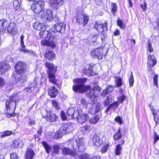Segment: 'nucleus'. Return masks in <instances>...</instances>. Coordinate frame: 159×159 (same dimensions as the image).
I'll use <instances>...</instances> for the list:
<instances>
[{
    "label": "nucleus",
    "instance_id": "obj_1",
    "mask_svg": "<svg viewBox=\"0 0 159 159\" xmlns=\"http://www.w3.org/2000/svg\"><path fill=\"white\" fill-rule=\"evenodd\" d=\"M86 78H77L74 80L75 84L73 86V89L75 92L78 91L80 93H83L85 91H89L88 93V96L92 101L91 103L94 104L96 98L100 93L101 88L98 86L94 87L93 89H91L89 86H84V83L86 81Z\"/></svg>",
    "mask_w": 159,
    "mask_h": 159
},
{
    "label": "nucleus",
    "instance_id": "obj_2",
    "mask_svg": "<svg viewBox=\"0 0 159 159\" xmlns=\"http://www.w3.org/2000/svg\"><path fill=\"white\" fill-rule=\"evenodd\" d=\"M40 36L43 38H47V39L43 40L41 41L42 44L50 46L52 47H55V32L49 33L48 30H43L39 33Z\"/></svg>",
    "mask_w": 159,
    "mask_h": 159
},
{
    "label": "nucleus",
    "instance_id": "obj_3",
    "mask_svg": "<svg viewBox=\"0 0 159 159\" xmlns=\"http://www.w3.org/2000/svg\"><path fill=\"white\" fill-rule=\"evenodd\" d=\"M67 143L71 145V148H74L76 151L78 149L80 151L82 152L84 151L86 148L84 140L83 139H79L76 140L71 139L69 140Z\"/></svg>",
    "mask_w": 159,
    "mask_h": 159
},
{
    "label": "nucleus",
    "instance_id": "obj_4",
    "mask_svg": "<svg viewBox=\"0 0 159 159\" xmlns=\"http://www.w3.org/2000/svg\"><path fill=\"white\" fill-rule=\"evenodd\" d=\"M10 97L9 101L6 102V110L5 111L6 116L8 118H10L11 116H14L16 114L14 113L16 104L15 102H13L14 100L11 99Z\"/></svg>",
    "mask_w": 159,
    "mask_h": 159
},
{
    "label": "nucleus",
    "instance_id": "obj_5",
    "mask_svg": "<svg viewBox=\"0 0 159 159\" xmlns=\"http://www.w3.org/2000/svg\"><path fill=\"white\" fill-rule=\"evenodd\" d=\"M45 64L46 67L48 68V74L49 81L54 84H56L57 80L55 79V75L56 68L54 67V65L52 63L46 62Z\"/></svg>",
    "mask_w": 159,
    "mask_h": 159
},
{
    "label": "nucleus",
    "instance_id": "obj_6",
    "mask_svg": "<svg viewBox=\"0 0 159 159\" xmlns=\"http://www.w3.org/2000/svg\"><path fill=\"white\" fill-rule=\"evenodd\" d=\"M44 5V2L39 1L35 3H33L32 5L31 8L35 13L38 14L43 10Z\"/></svg>",
    "mask_w": 159,
    "mask_h": 159
},
{
    "label": "nucleus",
    "instance_id": "obj_7",
    "mask_svg": "<svg viewBox=\"0 0 159 159\" xmlns=\"http://www.w3.org/2000/svg\"><path fill=\"white\" fill-rule=\"evenodd\" d=\"M80 112H81V111H80V110H77L75 111V109L74 108L69 109L66 112L68 118L69 119H72L73 118H77Z\"/></svg>",
    "mask_w": 159,
    "mask_h": 159
},
{
    "label": "nucleus",
    "instance_id": "obj_8",
    "mask_svg": "<svg viewBox=\"0 0 159 159\" xmlns=\"http://www.w3.org/2000/svg\"><path fill=\"white\" fill-rule=\"evenodd\" d=\"M71 150L70 148L67 147H63L62 148V154L64 155H69L73 157H76L78 156V153L77 151L72 148Z\"/></svg>",
    "mask_w": 159,
    "mask_h": 159
},
{
    "label": "nucleus",
    "instance_id": "obj_9",
    "mask_svg": "<svg viewBox=\"0 0 159 159\" xmlns=\"http://www.w3.org/2000/svg\"><path fill=\"white\" fill-rule=\"evenodd\" d=\"M42 114L43 117L51 122L55 121L57 117L55 114L52 112H49L48 114L46 110L43 111Z\"/></svg>",
    "mask_w": 159,
    "mask_h": 159
},
{
    "label": "nucleus",
    "instance_id": "obj_10",
    "mask_svg": "<svg viewBox=\"0 0 159 159\" xmlns=\"http://www.w3.org/2000/svg\"><path fill=\"white\" fill-rule=\"evenodd\" d=\"M25 64L22 61L17 62L15 66V70L17 74L23 73L25 72Z\"/></svg>",
    "mask_w": 159,
    "mask_h": 159
},
{
    "label": "nucleus",
    "instance_id": "obj_11",
    "mask_svg": "<svg viewBox=\"0 0 159 159\" xmlns=\"http://www.w3.org/2000/svg\"><path fill=\"white\" fill-rule=\"evenodd\" d=\"M103 49L98 48L93 50L91 53V55L95 57H97L98 59H101L103 55Z\"/></svg>",
    "mask_w": 159,
    "mask_h": 159
},
{
    "label": "nucleus",
    "instance_id": "obj_12",
    "mask_svg": "<svg viewBox=\"0 0 159 159\" xmlns=\"http://www.w3.org/2000/svg\"><path fill=\"white\" fill-rule=\"evenodd\" d=\"M89 20L88 17L82 14L78 15L76 18V22L79 24L84 22V25H86Z\"/></svg>",
    "mask_w": 159,
    "mask_h": 159
},
{
    "label": "nucleus",
    "instance_id": "obj_13",
    "mask_svg": "<svg viewBox=\"0 0 159 159\" xmlns=\"http://www.w3.org/2000/svg\"><path fill=\"white\" fill-rule=\"evenodd\" d=\"M107 22H106L103 25L100 22H96L94 25V28L98 32L101 33L107 29Z\"/></svg>",
    "mask_w": 159,
    "mask_h": 159
},
{
    "label": "nucleus",
    "instance_id": "obj_14",
    "mask_svg": "<svg viewBox=\"0 0 159 159\" xmlns=\"http://www.w3.org/2000/svg\"><path fill=\"white\" fill-rule=\"evenodd\" d=\"M41 18L43 19H46L48 20H52L53 19V16L52 11L50 9H48L46 11H44L41 16Z\"/></svg>",
    "mask_w": 159,
    "mask_h": 159
},
{
    "label": "nucleus",
    "instance_id": "obj_15",
    "mask_svg": "<svg viewBox=\"0 0 159 159\" xmlns=\"http://www.w3.org/2000/svg\"><path fill=\"white\" fill-rule=\"evenodd\" d=\"M10 69V66L7 62L0 63V74L2 75L4 74Z\"/></svg>",
    "mask_w": 159,
    "mask_h": 159
},
{
    "label": "nucleus",
    "instance_id": "obj_16",
    "mask_svg": "<svg viewBox=\"0 0 159 159\" xmlns=\"http://www.w3.org/2000/svg\"><path fill=\"white\" fill-rule=\"evenodd\" d=\"M92 143L93 145L99 147L102 144V140L98 134H96L93 137Z\"/></svg>",
    "mask_w": 159,
    "mask_h": 159
},
{
    "label": "nucleus",
    "instance_id": "obj_17",
    "mask_svg": "<svg viewBox=\"0 0 159 159\" xmlns=\"http://www.w3.org/2000/svg\"><path fill=\"white\" fill-rule=\"evenodd\" d=\"M157 63L156 58L153 55H149L148 56L147 61L148 66V67H151L154 66Z\"/></svg>",
    "mask_w": 159,
    "mask_h": 159
},
{
    "label": "nucleus",
    "instance_id": "obj_18",
    "mask_svg": "<svg viewBox=\"0 0 159 159\" xmlns=\"http://www.w3.org/2000/svg\"><path fill=\"white\" fill-rule=\"evenodd\" d=\"M66 24L63 23H60L56 24L54 27L56 29L57 31L61 33L64 32L65 30Z\"/></svg>",
    "mask_w": 159,
    "mask_h": 159
},
{
    "label": "nucleus",
    "instance_id": "obj_19",
    "mask_svg": "<svg viewBox=\"0 0 159 159\" xmlns=\"http://www.w3.org/2000/svg\"><path fill=\"white\" fill-rule=\"evenodd\" d=\"M149 107L152 113L153 117L154 120L156 124L157 125L158 122V115L157 114V112L151 104L149 105Z\"/></svg>",
    "mask_w": 159,
    "mask_h": 159
},
{
    "label": "nucleus",
    "instance_id": "obj_20",
    "mask_svg": "<svg viewBox=\"0 0 159 159\" xmlns=\"http://www.w3.org/2000/svg\"><path fill=\"white\" fill-rule=\"evenodd\" d=\"M7 30L8 32L14 34L16 32V24L14 22H12L9 24L7 27Z\"/></svg>",
    "mask_w": 159,
    "mask_h": 159
},
{
    "label": "nucleus",
    "instance_id": "obj_21",
    "mask_svg": "<svg viewBox=\"0 0 159 159\" xmlns=\"http://www.w3.org/2000/svg\"><path fill=\"white\" fill-rule=\"evenodd\" d=\"M78 117V122L81 124L85 122L89 118V116L88 115L83 114L80 115V113L79 114Z\"/></svg>",
    "mask_w": 159,
    "mask_h": 159
},
{
    "label": "nucleus",
    "instance_id": "obj_22",
    "mask_svg": "<svg viewBox=\"0 0 159 159\" xmlns=\"http://www.w3.org/2000/svg\"><path fill=\"white\" fill-rule=\"evenodd\" d=\"M34 155V151L30 148H28L25 153V159H33Z\"/></svg>",
    "mask_w": 159,
    "mask_h": 159
},
{
    "label": "nucleus",
    "instance_id": "obj_23",
    "mask_svg": "<svg viewBox=\"0 0 159 159\" xmlns=\"http://www.w3.org/2000/svg\"><path fill=\"white\" fill-rule=\"evenodd\" d=\"M58 90L54 86L51 87L48 90V94L51 97L55 98L57 95Z\"/></svg>",
    "mask_w": 159,
    "mask_h": 159
},
{
    "label": "nucleus",
    "instance_id": "obj_24",
    "mask_svg": "<svg viewBox=\"0 0 159 159\" xmlns=\"http://www.w3.org/2000/svg\"><path fill=\"white\" fill-rule=\"evenodd\" d=\"M63 0H50V5L51 7L55 10L57 9L58 5Z\"/></svg>",
    "mask_w": 159,
    "mask_h": 159
},
{
    "label": "nucleus",
    "instance_id": "obj_25",
    "mask_svg": "<svg viewBox=\"0 0 159 159\" xmlns=\"http://www.w3.org/2000/svg\"><path fill=\"white\" fill-rule=\"evenodd\" d=\"M8 22L6 19L0 20V31H5L7 27Z\"/></svg>",
    "mask_w": 159,
    "mask_h": 159
},
{
    "label": "nucleus",
    "instance_id": "obj_26",
    "mask_svg": "<svg viewBox=\"0 0 159 159\" xmlns=\"http://www.w3.org/2000/svg\"><path fill=\"white\" fill-rule=\"evenodd\" d=\"M24 140L23 139H18L15 140L12 145V147L16 148L21 147L24 143Z\"/></svg>",
    "mask_w": 159,
    "mask_h": 159
},
{
    "label": "nucleus",
    "instance_id": "obj_27",
    "mask_svg": "<svg viewBox=\"0 0 159 159\" xmlns=\"http://www.w3.org/2000/svg\"><path fill=\"white\" fill-rule=\"evenodd\" d=\"M36 86L34 83H32L30 84L25 89L24 92L28 94L33 91Z\"/></svg>",
    "mask_w": 159,
    "mask_h": 159
},
{
    "label": "nucleus",
    "instance_id": "obj_28",
    "mask_svg": "<svg viewBox=\"0 0 159 159\" xmlns=\"http://www.w3.org/2000/svg\"><path fill=\"white\" fill-rule=\"evenodd\" d=\"M33 27L35 29L38 30H41V31L45 29V27L44 25L42 23H39L37 22L34 23Z\"/></svg>",
    "mask_w": 159,
    "mask_h": 159
},
{
    "label": "nucleus",
    "instance_id": "obj_29",
    "mask_svg": "<svg viewBox=\"0 0 159 159\" xmlns=\"http://www.w3.org/2000/svg\"><path fill=\"white\" fill-rule=\"evenodd\" d=\"M44 57L49 60H53L55 57V54L52 52L48 51L45 53Z\"/></svg>",
    "mask_w": 159,
    "mask_h": 159
},
{
    "label": "nucleus",
    "instance_id": "obj_30",
    "mask_svg": "<svg viewBox=\"0 0 159 159\" xmlns=\"http://www.w3.org/2000/svg\"><path fill=\"white\" fill-rule=\"evenodd\" d=\"M93 129V127L89 125H85L81 128V130L84 133H88L90 132Z\"/></svg>",
    "mask_w": 159,
    "mask_h": 159
},
{
    "label": "nucleus",
    "instance_id": "obj_31",
    "mask_svg": "<svg viewBox=\"0 0 159 159\" xmlns=\"http://www.w3.org/2000/svg\"><path fill=\"white\" fill-rule=\"evenodd\" d=\"M93 67L92 66L89 65L88 68H85L84 70V73L87 75L90 76L93 75V73L92 71Z\"/></svg>",
    "mask_w": 159,
    "mask_h": 159
},
{
    "label": "nucleus",
    "instance_id": "obj_32",
    "mask_svg": "<svg viewBox=\"0 0 159 159\" xmlns=\"http://www.w3.org/2000/svg\"><path fill=\"white\" fill-rule=\"evenodd\" d=\"M114 89V87L112 86H109L106 89L103 90V93L101 94V95L103 97L106 95L107 94H108L111 92Z\"/></svg>",
    "mask_w": 159,
    "mask_h": 159
},
{
    "label": "nucleus",
    "instance_id": "obj_33",
    "mask_svg": "<svg viewBox=\"0 0 159 159\" xmlns=\"http://www.w3.org/2000/svg\"><path fill=\"white\" fill-rule=\"evenodd\" d=\"M122 146L120 144L117 145L115 149V153L116 156H120L121 154Z\"/></svg>",
    "mask_w": 159,
    "mask_h": 159
},
{
    "label": "nucleus",
    "instance_id": "obj_34",
    "mask_svg": "<svg viewBox=\"0 0 159 159\" xmlns=\"http://www.w3.org/2000/svg\"><path fill=\"white\" fill-rule=\"evenodd\" d=\"M115 82L116 86L117 87L121 86L122 85V80L120 77L118 76H115Z\"/></svg>",
    "mask_w": 159,
    "mask_h": 159
},
{
    "label": "nucleus",
    "instance_id": "obj_35",
    "mask_svg": "<svg viewBox=\"0 0 159 159\" xmlns=\"http://www.w3.org/2000/svg\"><path fill=\"white\" fill-rule=\"evenodd\" d=\"M42 144L48 153H49L51 150V146L49 145L46 142H43Z\"/></svg>",
    "mask_w": 159,
    "mask_h": 159
},
{
    "label": "nucleus",
    "instance_id": "obj_36",
    "mask_svg": "<svg viewBox=\"0 0 159 159\" xmlns=\"http://www.w3.org/2000/svg\"><path fill=\"white\" fill-rule=\"evenodd\" d=\"M18 74L20 75V76L19 77V79L17 80H19L21 82H23L26 80L27 77L25 72L23 73Z\"/></svg>",
    "mask_w": 159,
    "mask_h": 159
},
{
    "label": "nucleus",
    "instance_id": "obj_37",
    "mask_svg": "<svg viewBox=\"0 0 159 159\" xmlns=\"http://www.w3.org/2000/svg\"><path fill=\"white\" fill-rule=\"evenodd\" d=\"M109 147V143H107L104 144L103 146L102 147L100 150V152L103 153L107 152Z\"/></svg>",
    "mask_w": 159,
    "mask_h": 159
},
{
    "label": "nucleus",
    "instance_id": "obj_38",
    "mask_svg": "<svg viewBox=\"0 0 159 159\" xmlns=\"http://www.w3.org/2000/svg\"><path fill=\"white\" fill-rule=\"evenodd\" d=\"M100 118L98 116H96L91 118L89 120L90 124H96L99 120Z\"/></svg>",
    "mask_w": 159,
    "mask_h": 159
},
{
    "label": "nucleus",
    "instance_id": "obj_39",
    "mask_svg": "<svg viewBox=\"0 0 159 159\" xmlns=\"http://www.w3.org/2000/svg\"><path fill=\"white\" fill-rule=\"evenodd\" d=\"M148 47H147V53L148 55H150L149 53L153 52L154 51V49L152 47L151 43L150 42H148Z\"/></svg>",
    "mask_w": 159,
    "mask_h": 159
},
{
    "label": "nucleus",
    "instance_id": "obj_40",
    "mask_svg": "<svg viewBox=\"0 0 159 159\" xmlns=\"http://www.w3.org/2000/svg\"><path fill=\"white\" fill-rule=\"evenodd\" d=\"M58 132L59 133H60L61 134H62L63 135L67 133L65 124L62 126L61 128L59 129Z\"/></svg>",
    "mask_w": 159,
    "mask_h": 159
},
{
    "label": "nucleus",
    "instance_id": "obj_41",
    "mask_svg": "<svg viewBox=\"0 0 159 159\" xmlns=\"http://www.w3.org/2000/svg\"><path fill=\"white\" fill-rule=\"evenodd\" d=\"M121 134L120 132V129H119L117 132L114 135V139L115 140L119 139L121 138Z\"/></svg>",
    "mask_w": 159,
    "mask_h": 159
},
{
    "label": "nucleus",
    "instance_id": "obj_42",
    "mask_svg": "<svg viewBox=\"0 0 159 159\" xmlns=\"http://www.w3.org/2000/svg\"><path fill=\"white\" fill-rule=\"evenodd\" d=\"M112 99L110 96H108L107 98L105 100L103 104L105 107L107 106L111 102Z\"/></svg>",
    "mask_w": 159,
    "mask_h": 159
},
{
    "label": "nucleus",
    "instance_id": "obj_43",
    "mask_svg": "<svg viewBox=\"0 0 159 159\" xmlns=\"http://www.w3.org/2000/svg\"><path fill=\"white\" fill-rule=\"evenodd\" d=\"M19 51L29 54H32L34 53V52L33 51L28 50L26 48H20Z\"/></svg>",
    "mask_w": 159,
    "mask_h": 159
},
{
    "label": "nucleus",
    "instance_id": "obj_44",
    "mask_svg": "<svg viewBox=\"0 0 159 159\" xmlns=\"http://www.w3.org/2000/svg\"><path fill=\"white\" fill-rule=\"evenodd\" d=\"M12 133V132L10 131H4L1 135V137L3 138L4 137L9 136Z\"/></svg>",
    "mask_w": 159,
    "mask_h": 159
},
{
    "label": "nucleus",
    "instance_id": "obj_45",
    "mask_svg": "<svg viewBox=\"0 0 159 159\" xmlns=\"http://www.w3.org/2000/svg\"><path fill=\"white\" fill-rule=\"evenodd\" d=\"M134 79L133 73L132 72H131L130 75L129 79V82L130 87H132L134 83Z\"/></svg>",
    "mask_w": 159,
    "mask_h": 159
},
{
    "label": "nucleus",
    "instance_id": "obj_46",
    "mask_svg": "<svg viewBox=\"0 0 159 159\" xmlns=\"http://www.w3.org/2000/svg\"><path fill=\"white\" fill-rule=\"evenodd\" d=\"M65 125L66 128L67 133L73 130V127L72 125L65 124Z\"/></svg>",
    "mask_w": 159,
    "mask_h": 159
},
{
    "label": "nucleus",
    "instance_id": "obj_47",
    "mask_svg": "<svg viewBox=\"0 0 159 159\" xmlns=\"http://www.w3.org/2000/svg\"><path fill=\"white\" fill-rule=\"evenodd\" d=\"M89 157V155L84 153L79 156L77 157L75 159H87Z\"/></svg>",
    "mask_w": 159,
    "mask_h": 159
},
{
    "label": "nucleus",
    "instance_id": "obj_48",
    "mask_svg": "<svg viewBox=\"0 0 159 159\" xmlns=\"http://www.w3.org/2000/svg\"><path fill=\"white\" fill-rule=\"evenodd\" d=\"M117 25L121 29H124L125 25L123 23L122 21L120 19H119L117 21Z\"/></svg>",
    "mask_w": 159,
    "mask_h": 159
},
{
    "label": "nucleus",
    "instance_id": "obj_49",
    "mask_svg": "<svg viewBox=\"0 0 159 159\" xmlns=\"http://www.w3.org/2000/svg\"><path fill=\"white\" fill-rule=\"evenodd\" d=\"M52 103L53 107L57 109H58L59 108V106L58 102L56 100H53L52 101Z\"/></svg>",
    "mask_w": 159,
    "mask_h": 159
},
{
    "label": "nucleus",
    "instance_id": "obj_50",
    "mask_svg": "<svg viewBox=\"0 0 159 159\" xmlns=\"http://www.w3.org/2000/svg\"><path fill=\"white\" fill-rule=\"evenodd\" d=\"M158 76L157 75H155L153 77V81L154 85L157 87L158 86Z\"/></svg>",
    "mask_w": 159,
    "mask_h": 159
},
{
    "label": "nucleus",
    "instance_id": "obj_51",
    "mask_svg": "<svg viewBox=\"0 0 159 159\" xmlns=\"http://www.w3.org/2000/svg\"><path fill=\"white\" fill-rule=\"evenodd\" d=\"M111 11L113 13H115L117 11V6L114 3H111Z\"/></svg>",
    "mask_w": 159,
    "mask_h": 159
},
{
    "label": "nucleus",
    "instance_id": "obj_52",
    "mask_svg": "<svg viewBox=\"0 0 159 159\" xmlns=\"http://www.w3.org/2000/svg\"><path fill=\"white\" fill-rule=\"evenodd\" d=\"M60 149V148L58 145H56L54 146L53 152L54 153H58Z\"/></svg>",
    "mask_w": 159,
    "mask_h": 159
},
{
    "label": "nucleus",
    "instance_id": "obj_53",
    "mask_svg": "<svg viewBox=\"0 0 159 159\" xmlns=\"http://www.w3.org/2000/svg\"><path fill=\"white\" fill-rule=\"evenodd\" d=\"M13 5L14 7L16 8V9H17V7L20 6V4L18 0H14L13 2Z\"/></svg>",
    "mask_w": 159,
    "mask_h": 159
},
{
    "label": "nucleus",
    "instance_id": "obj_54",
    "mask_svg": "<svg viewBox=\"0 0 159 159\" xmlns=\"http://www.w3.org/2000/svg\"><path fill=\"white\" fill-rule=\"evenodd\" d=\"M154 142L155 144H156L157 142H158L159 143V137L157 134L156 133H155L154 137Z\"/></svg>",
    "mask_w": 159,
    "mask_h": 159
},
{
    "label": "nucleus",
    "instance_id": "obj_55",
    "mask_svg": "<svg viewBox=\"0 0 159 159\" xmlns=\"http://www.w3.org/2000/svg\"><path fill=\"white\" fill-rule=\"evenodd\" d=\"M61 118L63 120H66L68 117L66 116L65 113L63 111H61Z\"/></svg>",
    "mask_w": 159,
    "mask_h": 159
},
{
    "label": "nucleus",
    "instance_id": "obj_56",
    "mask_svg": "<svg viewBox=\"0 0 159 159\" xmlns=\"http://www.w3.org/2000/svg\"><path fill=\"white\" fill-rule=\"evenodd\" d=\"M102 109V107H101V105L100 103H98L97 104L95 111L97 112H98L101 109Z\"/></svg>",
    "mask_w": 159,
    "mask_h": 159
},
{
    "label": "nucleus",
    "instance_id": "obj_57",
    "mask_svg": "<svg viewBox=\"0 0 159 159\" xmlns=\"http://www.w3.org/2000/svg\"><path fill=\"white\" fill-rule=\"evenodd\" d=\"M11 159H17L18 157L16 153H12L10 155Z\"/></svg>",
    "mask_w": 159,
    "mask_h": 159
},
{
    "label": "nucleus",
    "instance_id": "obj_58",
    "mask_svg": "<svg viewBox=\"0 0 159 159\" xmlns=\"http://www.w3.org/2000/svg\"><path fill=\"white\" fill-rule=\"evenodd\" d=\"M63 134L59 133L58 131L55 134L54 138L56 139H58L62 137Z\"/></svg>",
    "mask_w": 159,
    "mask_h": 159
},
{
    "label": "nucleus",
    "instance_id": "obj_59",
    "mask_svg": "<svg viewBox=\"0 0 159 159\" xmlns=\"http://www.w3.org/2000/svg\"><path fill=\"white\" fill-rule=\"evenodd\" d=\"M5 85V80L4 79L0 77V87L3 86Z\"/></svg>",
    "mask_w": 159,
    "mask_h": 159
},
{
    "label": "nucleus",
    "instance_id": "obj_60",
    "mask_svg": "<svg viewBox=\"0 0 159 159\" xmlns=\"http://www.w3.org/2000/svg\"><path fill=\"white\" fill-rule=\"evenodd\" d=\"M147 3L145 2H144L143 4H141V6L143 11H146L147 8Z\"/></svg>",
    "mask_w": 159,
    "mask_h": 159
},
{
    "label": "nucleus",
    "instance_id": "obj_61",
    "mask_svg": "<svg viewBox=\"0 0 159 159\" xmlns=\"http://www.w3.org/2000/svg\"><path fill=\"white\" fill-rule=\"evenodd\" d=\"M115 120L116 121L119 122L120 124H122L121 118L120 116H117L116 117L115 119Z\"/></svg>",
    "mask_w": 159,
    "mask_h": 159
},
{
    "label": "nucleus",
    "instance_id": "obj_62",
    "mask_svg": "<svg viewBox=\"0 0 159 159\" xmlns=\"http://www.w3.org/2000/svg\"><path fill=\"white\" fill-rule=\"evenodd\" d=\"M125 97L124 95L120 97L119 98V101L121 103H122L125 100Z\"/></svg>",
    "mask_w": 159,
    "mask_h": 159
},
{
    "label": "nucleus",
    "instance_id": "obj_63",
    "mask_svg": "<svg viewBox=\"0 0 159 159\" xmlns=\"http://www.w3.org/2000/svg\"><path fill=\"white\" fill-rule=\"evenodd\" d=\"M120 34V31L118 29H116L114 32V35L115 36H117L119 35Z\"/></svg>",
    "mask_w": 159,
    "mask_h": 159
},
{
    "label": "nucleus",
    "instance_id": "obj_64",
    "mask_svg": "<svg viewBox=\"0 0 159 159\" xmlns=\"http://www.w3.org/2000/svg\"><path fill=\"white\" fill-rule=\"evenodd\" d=\"M97 39V35H95V36H93L92 37V40L93 43H95Z\"/></svg>",
    "mask_w": 159,
    "mask_h": 159
}]
</instances>
